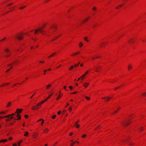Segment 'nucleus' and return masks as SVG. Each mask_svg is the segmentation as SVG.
Instances as JSON below:
<instances>
[{"label":"nucleus","instance_id":"864d4df0","mask_svg":"<svg viewBox=\"0 0 146 146\" xmlns=\"http://www.w3.org/2000/svg\"><path fill=\"white\" fill-rule=\"evenodd\" d=\"M58 36H57V37H56L55 38L53 39V40H52V41L54 40L55 39L57 38H58Z\"/></svg>","mask_w":146,"mask_h":146},{"label":"nucleus","instance_id":"0eeeda50","mask_svg":"<svg viewBox=\"0 0 146 146\" xmlns=\"http://www.w3.org/2000/svg\"><path fill=\"white\" fill-rule=\"evenodd\" d=\"M16 37L18 40H20L23 38V36L21 35H19Z\"/></svg>","mask_w":146,"mask_h":146},{"label":"nucleus","instance_id":"8fccbe9b","mask_svg":"<svg viewBox=\"0 0 146 146\" xmlns=\"http://www.w3.org/2000/svg\"><path fill=\"white\" fill-rule=\"evenodd\" d=\"M13 146H17V144L16 143L14 144L13 145Z\"/></svg>","mask_w":146,"mask_h":146},{"label":"nucleus","instance_id":"603ef678","mask_svg":"<svg viewBox=\"0 0 146 146\" xmlns=\"http://www.w3.org/2000/svg\"><path fill=\"white\" fill-rule=\"evenodd\" d=\"M72 86H69V88H70V89L71 90H72Z\"/></svg>","mask_w":146,"mask_h":146},{"label":"nucleus","instance_id":"f8f14e48","mask_svg":"<svg viewBox=\"0 0 146 146\" xmlns=\"http://www.w3.org/2000/svg\"><path fill=\"white\" fill-rule=\"evenodd\" d=\"M133 66L131 64L128 65V70H132Z\"/></svg>","mask_w":146,"mask_h":146},{"label":"nucleus","instance_id":"39448f33","mask_svg":"<svg viewBox=\"0 0 146 146\" xmlns=\"http://www.w3.org/2000/svg\"><path fill=\"white\" fill-rule=\"evenodd\" d=\"M135 38H131L129 39L128 41V43L129 44L134 43L135 41Z\"/></svg>","mask_w":146,"mask_h":146},{"label":"nucleus","instance_id":"69168bd1","mask_svg":"<svg viewBox=\"0 0 146 146\" xmlns=\"http://www.w3.org/2000/svg\"><path fill=\"white\" fill-rule=\"evenodd\" d=\"M83 65H84L82 63L80 64V66L82 67Z\"/></svg>","mask_w":146,"mask_h":146},{"label":"nucleus","instance_id":"6e6d98bb","mask_svg":"<svg viewBox=\"0 0 146 146\" xmlns=\"http://www.w3.org/2000/svg\"><path fill=\"white\" fill-rule=\"evenodd\" d=\"M39 62L40 63H44V61H40Z\"/></svg>","mask_w":146,"mask_h":146},{"label":"nucleus","instance_id":"412c9836","mask_svg":"<svg viewBox=\"0 0 146 146\" xmlns=\"http://www.w3.org/2000/svg\"><path fill=\"white\" fill-rule=\"evenodd\" d=\"M42 121L41 122V124H42V125L43 124V123H44V120L43 119H39V120H38V121Z\"/></svg>","mask_w":146,"mask_h":146},{"label":"nucleus","instance_id":"bb28decb","mask_svg":"<svg viewBox=\"0 0 146 146\" xmlns=\"http://www.w3.org/2000/svg\"><path fill=\"white\" fill-rule=\"evenodd\" d=\"M74 125L75 126V127L77 128H78L80 127V125L79 124H77Z\"/></svg>","mask_w":146,"mask_h":146},{"label":"nucleus","instance_id":"f257e3e1","mask_svg":"<svg viewBox=\"0 0 146 146\" xmlns=\"http://www.w3.org/2000/svg\"><path fill=\"white\" fill-rule=\"evenodd\" d=\"M45 102V101H43L39 102L36 106H33L31 108L32 110H38L40 106L41 105Z\"/></svg>","mask_w":146,"mask_h":146},{"label":"nucleus","instance_id":"a19ab883","mask_svg":"<svg viewBox=\"0 0 146 146\" xmlns=\"http://www.w3.org/2000/svg\"><path fill=\"white\" fill-rule=\"evenodd\" d=\"M80 62H79L77 64H74V66L75 67H77V66H78L79 64H80Z\"/></svg>","mask_w":146,"mask_h":146},{"label":"nucleus","instance_id":"9d476101","mask_svg":"<svg viewBox=\"0 0 146 146\" xmlns=\"http://www.w3.org/2000/svg\"><path fill=\"white\" fill-rule=\"evenodd\" d=\"M38 133H35L33 134V136L34 139H36L37 136L38 135Z\"/></svg>","mask_w":146,"mask_h":146},{"label":"nucleus","instance_id":"774afa93","mask_svg":"<svg viewBox=\"0 0 146 146\" xmlns=\"http://www.w3.org/2000/svg\"><path fill=\"white\" fill-rule=\"evenodd\" d=\"M72 135V133H71L70 134V136H71Z\"/></svg>","mask_w":146,"mask_h":146},{"label":"nucleus","instance_id":"ddd939ff","mask_svg":"<svg viewBox=\"0 0 146 146\" xmlns=\"http://www.w3.org/2000/svg\"><path fill=\"white\" fill-rule=\"evenodd\" d=\"M143 129H144L143 127H141L138 129V131L139 132H141L143 130Z\"/></svg>","mask_w":146,"mask_h":146},{"label":"nucleus","instance_id":"72a5a7b5","mask_svg":"<svg viewBox=\"0 0 146 146\" xmlns=\"http://www.w3.org/2000/svg\"><path fill=\"white\" fill-rule=\"evenodd\" d=\"M77 55V53H74L72 54V56H75L76 55Z\"/></svg>","mask_w":146,"mask_h":146},{"label":"nucleus","instance_id":"c9c22d12","mask_svg":"<svg viewBox=\"0 0 146 146\" xmlns=\"http://www.w3.org/2000/svg\"><path fill=\"white\" fill-rule=\"evenodd\" d=\"M1 141H2V142H5L7 141V139H3V140H1Z\"/></svg>","mask_w":146,"mask_h":146},{"label":"nucleus","instance_id":"aec40b11","mask_svg":"<svg viewBox=\"0 0 146 146\" xmlns=\"http://www.w3.org/2000/svg\"><path fill=\"white\" fill-rule=\"evenodd\" d=\"M55 54H56V53L55 52L53 53L52 54H51L50 55V56H49L48 57V58H49L50 57H52Z\"/></svg>","mask_w":146,"mask_h":146},{"label":"nucleus","instance_id":"37998d69","mask_svg":"<svg viewBox=\"0 0 146 146\" xmlns=\"http://www.w3.org/2000/svg\"><path fill=\"white\" fill-rule=\"evenodd\" d=\"M26 6H23V7H20L19 8V9H23Z\"/></svg>","mask_w":146,"mask_h":146},{"label":"nucleus","instance_id":"49530a36","mask_svg":"<svg viewBox=\"0 0 146 146\" xmlns=\"http://www.w3.org/2000/svg\"><path fill=\"white\" fill-rule=\"evenodd\" d=\"M99 127H100V126H98L96 128V129H95V130L98 129H99Z\"/></svg>","mask_w":146,"mask_h":146},{"label":"nucleus","instance_id":"e2e57ef3","mask_svg":"<svg viewBox=\"0 0 146 146\" xmlns=\"http://www.w3.org/2000/svg\"><path fill=\"white\" fill-rule=\"evenodd\" d=\"M120 87V86H119V87H117V88H115V89H114V90H116V89H118V88H119Z\"/></svg>","mask_w":146,"mask_h":146},{"label":"nucleus","instance_id":"c85d7f7f","mask_svg":"<svg viewBox=\"0 0 146 146\" xmlns=\"http://www.w3.org/2000/svg\"><path fill=\"white\" fill-rule=\"evenodd\" d=\"M61 97V96H60V94H59L58 96V97H57V98H56V100H58Z\"/></svg>","mask_w":146,"mask_h":146},{"label":"nucleus","instance_id":"680f3d73","mask_svg":"<svg viewBox=\"0 0 146 146\" xmlns=\"http://www.w3.org/2000/svg\"><path fill=\"white\" fill-rule=\"evenodd\" d=\"M77 93V92H73V93H72L71 94H75L76 93Z\"/></svg>","mask_w":146,"mask_h":146},{"label":"nucleus","instance_id":"0e129e2a","mask_svg":"<svg viewBox=\"0 0 146 146\" xmlns=\"http://www.w3.org/2000/svg\"><path fill=\"white\" fill-rule=\"evenodd\" d=\"M7 111H2V112H2V114H4V113L5 112Z\"/></svg>","mask_w":146,"mask_h":146},{"label":"nucleus","instance_id":"a18cd8bd","mask_svg":"<svg viewBox=\"0 0 146 146\" xmlns=\"http://www.w3.org/2000/svg\"><path fill=\"white\" fill-rule=\"evenodd\" d=\"M99 71V69L98 68H97L96 69V72H98Z\"/></svg>","mask_w":146,"mask_h":146},{"label":"nucleus","instance_id":"4be33fe9","mask_svg":"<svg viewBox=\"0 0 146 146\" xmlns=\"http://www.w3.org/2000/svg\"><path fill=\"white\" fill-rule=\"evenodd\" d=\"M48 131V129H46L44 130V133H47Z\"/></svg>","mask_w":146,"mask_h":146},{"label":"nucleus","instance_id":"5fc2aeb1","mask_svg":"<svg viewBox=\"0 0 146 146\" xmlns=\"http://www.w3.org/2000/svg\"><path fill=\"white\" fill-rule=\"evenodd\" d=\"M18 146H20V142H18Z\"/></svg>","mask_w":146,"mask_h":146},{"label":"nucleus","instance_id":"423d86ee","mask_svg":"<svg viewBox=\"0 0 146 146\" xmlns=\"http://www.w3.org/2000/svg\"><path fill=\"white\" fill-rule=\"evenodd\" d=\"M18 61L17 60H16V61H14L11 64H8V66H10L11 68H10V69L13 68V66H11V65L13 64H17V62Z\"/></svg>","mask_w":146,"mask_h":146},{"label":"nucleus","instance_id":"58836bf2","mask_svg":"<svg viewBox=\"0 0 146 146\" xmlns=\"http://www.w3.org/2000/svg\"><path fill=\"white\" fill-rule=\"evenodd\" d=\"M74 68V66H72L69 69L70 70H71V69L73 68Z\"/></svg>","mask_w":146,"mask_h":146},{"label":"nucleus","instance_id":"4d7b16f0","mask_svg":"<svg viewBox=\"0 0 146 146\" xmlns=\"http://www.w3.org/2000/svg\"><path fill=\"white\" fill-rule=\"evenodd\" d=\"M6 38V37H5L4 38H3V39H2L1 41H3V40H4Z\"/></svg>","mask_w":146,"mask_h":146},{"label":"nucleus","instance_id":"f3484780","mask_svg":"<svg viewBox=\"0 0 146 146\" xmlns=\"http://www.w3.org/2000/svg\"><path fill=\"white\" fill-rule=\"evenodd\" d=\"M11 104V102H8L6 106V107H9L10 106Z\"/></svg>","mask_w":146,"mask_h":146},{"label":"nucleus","instance_id":"cd10ccee","mask_svg":"<svg viewBox=\"0 0 146 146\" xmlns=\"http://www.w3.org/2000/svg\"><path fill=\"white\" fill-rule=\"evenodd\" d=\"M84 40L87 42H88L89 41V40H87V37H85L84 38Z\"/></svg>","mask_w":146,"mask_h":146},{"label":"nucleus","instance_id":"a878e982","mask_svg":"<svg viewBox=\"0 0 146 146\" xmlns=\"http://www.w3.org/2000/svg\"><path fill=\"white\" fill-rule=\"evenodd\" d=\"M76 142V141H74V142L73 143H72L71 144V146H73Z\"/></svg>","mask_w":146,"mask_h":146},{"label":"nucleus","instance_id":"3c124183","mask_svg":"<svg viewBox=\"0 0 146 146\" xmlns=\"http://www.w3.org/2000/svg\"><path fill=\"white\" fill-rule=\"evenodd\" d=\"M89 72V71L88 70L85 73V74L86 75L88 73V72Z\"/></svg>","mask_w":146,"mask_h":146},{"label":"nucleus","instance_id":"2f4dec72","mask_svg":"<svg viewBox=\"0 0 146 146\" xmlns=\"http://www.w3.org/2000/svg\"><path fill=\"white\" fill-rule=\"evenodd\" d=\"M129 145L131 146H133L134 145V143L132 142H130L129 144Z\"/></svg>","mask_w":146,"mask_h":146},{"label":"nucleus","instance_id":"7ed1b4c3","mask_svg":"<svg viewBox=\"0 0 146 146\" xmlns=\"http://www.w3.org/2000/svg\"><path fill=\"white\" fill-rule=\"evenodd\" d=\"M38 32H40L42 34L45 33V31L43 30L42 28L40 27L38 29L35 30L34 32V34H36Z\"/></svg>","mask_w":146,"mask_h":146},{"label":"nucleus","instance_id":"de8ad7c7","mask_svg":"<svg viewBox=\"0 0 146 146\" xmlns=\"http://www.w3.org/2000/svg\"><path fill=\"white\" fill-rule=\"evenodd\" d=\"M28 117V116L27 115H25V117L26 118H27Z\"/></svg>","mask_w":146,"mask_h":146},{"label":"nucleus","instance_id":"6ab92c4d","mask_svg":"<svg viewBox=\"0 0 146 146\" xmlns=\"http://www.w3.org/2000/svg\"><path fill=\"white\" fill-rule=\"evenodd\" d=\"M51 86V85L50 84H48L46 86V88L47 89H48Z\"/></svg>","mask_w":146,"mask_h":146},{"label":"nucleus","instance_id":"b1692460","mask_svg":"<svg viewBox=\"0 0 146 146\" xmlns=\"http://www.w3.org/2000/svg\"><path fill=\"white\" fill-rule=\"evenodd\" d=\"M141 95L143 96H146V92L142 93L141 94Z\"/></svg>","mask_w":146,"mask_h":146},{"label":"nucleus","instance_id":"4c0bfd02","mask_svg":"<svg viewBox=\"0 0 146 146\" xmlns=\"http://www.w3.org/2000/svg\"><path fill=\"white\" fill-rule=\"evenodd\" d=\"M56 115H54L52 117V118L53 119H54L56 117Z\"/></svg>","mask_w":146,"mask_h":146},{"label":"nucleus","instance_id":"338daca9","mask_svg":"<svg viewBox=\"0 0 146 146\" xmlns=\"http://www.w3.org/2000/svg\"><path fill=\"white\" fill-rule=\"evenodd\" d=\"M47 71V70H45L44 71V74H46L45 72H46Z\"/></svg>","mask_w":146,"mask_h":146},{"label":"nucleus","instance_id":"79ce46f5","mask_svg":"<svg viewBox=\"0 0 146 146\" xmlns=\"http://www.w3.org/2000/svg\"><path fill=\"white\" fill-rule=\"evenodd\" d=\"M68 110L69 111H70L72 110V108L71 107H70L68 109Z\"/></svg>","mask_w":146,"mask_h":146},{"label":"nucleus","instance_id":"e433bc0d","mask_svg":"<svg viewBox=\"0 0 146 146\" xmlns=\"http://www.w3.org/2000/svg\"><path fill=\"white\" fill-rule=\"evenodd\" d=\"M86 136V135L85 134H84L82 136V137L83 138H85Z\"/></svg>","mask_w":146,"mask_h":146},{"label":"nucleus","instance_id":"9b49d317","mask_svg":"<svg viewBox=\"0 0 146 146\" xmlns=\"http://www.w3.org/2000/svg\"><path fill=\"white\" fill-rule=\"evenodd\" d=\"M16 116L18 117V118L17 119V120H19L21 118V116L20 114H17L16 115Z\"/></svg>","mask_w":146,"mask_h":146},{"label":"nucleus","instance_id":"1a4fd4ad","mask_svg":"<svg viewBox=\"0 0 146 146\" xmlns=\"http://www.w3.org/2000/svg\"><path fill=\"white\" fill-rule=\"evenodd\" d=\"M22 111V109H17L16 111L15 112V113H17V114H19V113H20Z\"/></svg>","mask_w":146,"mask_h":146},{"label":"nucleus","instance_id":"7c9ffc66","mask_svg":"<svg viewBox=\"0 0 146 146\" xmlns=\"http://www.w3.org/2000/svg\"><path fill=\"white\" fill-rule=\"evenodd\" d=\"M86 75L84 74H83L81 77V78H84Z\"/></svg>","mask_w":146,"mask_h":146},{"label":"nucleus","instance_id":"ea45409f","mask_svg":"<svg viewBox=\"0 0 146 146\" xmlns=\"http://www.w3.org/2000/svg\"><path fill=\"white\" fill-rule=\"evenodd\" d=\"M96 7H93L92 8V10H93V11H95V10H96Z\"/></svg>","mask_w":146,"mask_h":146},{"label":"nucleus","instance_id":"2eb2a0df","mask_svg":"<svg viewBox=\"0 0 146 146\" xmlns=\"http://www.w3.org/2000/svg\"><path fill=\"white\" fill-rule=\"evenodd\" d=\"M53 93H52L51 94H50V95L49 96H48V97H47V98L45 100H44V101H45V102H46L47 100L48 99H49L52 95H53Z\"/></svg>","mask_w":146,"mask_h":146},{"label":"nucleus","instance_id":"5701e85b","mask_svg":"<svg viewBox=\"0 0 146 146\" xmlns=\"http://www.w3.org/2000/svg\"><path fill=\"white\" fill-rule=\"evenodd\" d=\"M122 5H119V6H117L116 7V8L117 9H119V8L120 7H122Z\"/></svg>","mask_w":146,"mask_h":146},{"label":"nucleus","instance_id":"c03bdc74","mask_svg":"<svg viewBox=\"0 0 146 146\" xmlns=\"http://www.w3.org/2000/svg\"><path fill=\"white\" fill-rule=\"evenodd\" d=\"M52 27L53 28H57V27L53 25L52 26Z\"/></svg>","mask_w":146,"mask_h":146},{"label":"nucleus","instance_id":"a211bd4d","mask_svg":"<svg viewBox=\"0 0 146 146\" xmlns=\"http://www.w3.org/2000/svg\"><path fill=\"white\" fill-rule=\"evenodd\" d=\"M7 53L8 54L5 56V57L7 58L9 57L10 56L11 54L9 52Z\"/></svg>","mask_w":146,"mask_h":146},{"label":"nucleus","instance_id":"09e8293b","mask_svg":"<svg viewBox=\"0 0 146 146\" xmlns=\"http://www.w3.org/2000/svg\"><path fill=\"white\" fill-rule=\"evenodd\" d=\"M61 113V111H59L58 112V115H60V114Z\"/></svg>","mask_w":146,"mask_h":146},{"label":"nucleus","instance_id":"dca6fc26","mask_svg":"<svg viewBox=\"0 0 146 146\" xmlns=\"http://www.w3.org/2000/svg\"><path fill=\"white\" fill-rule=\"evenodd\" d=\"M29 134V133L28 132L26 131L25 132V133L24 134V135L25 136H27Z\"/></svg>","mask_w":146,"mask_h":146},{"label":"nucleus","instance_id":"20e7f679","mask_svg":"<svg viewBox=\"0 0 146 146\" xmlns=\"http://www.w3.org/2000/svg\"><path fill=\"white\" fill-rule=\"evenodd\" d=\"M134 114H132L129 115V117H128V125L131 123V122H129V121L133 119L134 117Z\"/></svg>","mask_w":146,"mask_h":146},{"label":"nucleus","instance_id":"473e14b6","mask_svg":"<svg viewBox=\"0 0 146 146\" xmlns=\"http://www.w3.org/2000/svg\"><path fill=\"white\" fill-rule=\"evenodd\" d=\"M79 45L80 47H81L83 46V44L82 42H80Z\"/></svg>","mask_w":146,"mask_h":146},{"label":"nucleus","instance_id":"4468645a","mask_svg":"<svg viewBox=\"0 0 146 146\" xmlns=\"http://www.w3.org/2000/svg\"><path fill=\"white\" fill-rule=\"evenodd\" d=\"M89 83L87 82L85 83L83 85V86H84L85 88L87 86L89 85Z\"/></svg>","mask_w":146,"mask_h":146},{"label":"nucleus","instance_id":"bf43d9fd","mask_svg":"<svg viewBox=\"0 0 146 146\" xmlns=\"http://www.w3.org/2000/svg\"><path fill=\"white\" fill-rule=\"evenodd\" d=\"M12 137H9V140H12Z\"/></svg>","mask_w":146,"mask_h":146},{"label":"nucleus","instance_id":"052dcab7","mask_svg":"<svg viewBox=\"0 0 146 146\" xmlns=\"http://www.w3.org/2000/svg\"><path fill=\"white\" fill-rule=\"evenodd\" d=\"M78 121H77L74 124V125H76L77 124V123H78Z\"/></svg>","mask_w":146,"mask_h":146},{"label":"nucleus","instance_id":"f704fd0d","mask_svg":"<svg viewBox=\"0 0 146 146\" xmlns=\"http://www.w3.org/2000/svg\"><path fill=\"white\" fill-rule=\"evenodd\" d=\"M85 98H86L87 100H90V98H89V97H87V96H85Z\"/></svg>","mask_w":146,"mask_h":146},{"label":"nucleus","instance_id":"f03ea898","mask_svg":"<svg viewBox=\"0 0 146 146\" xmlns=\"http://www.w3.org/2000/svg\"><path fill=\"white\" fill-rule=\"evenodd\" d=\"M16 113H13L11 114H9L7 115H6L4 116V117L5 118H7L5 119V120L7 122H8L11 121V119H13V116L15 115H16Z\"/></svg>","mask_w":146,"mask_h":146},{"label":"nucleus","instance_id":"13d9d810","mask_svg":"<svg viewBox=\"0 0 146 146\" xmlns=\"http://www.w3.org/2000/svg\"><path fill=\"white\" fill-rule=\"evenodd\" d=\"M10 70V69H8V70H7L6 72H8Z\"/></svg>","mask_w":146,"mask_h":146},{"label":"nucleus","instance_id":"c756f323","mask_svg":"<svg viewBox=\"0 0 146 146\" xmlns=\"http://www.w3.org/2000/svg\"><path fill=\"white\" fill-rule=\"evenodd\" d=\"M89 18V17L88 18H86V19H85V20L82 23H84L86 21H88Z\"/></svg>","mask_w":146,"mask_h":146},{"label":"nucleus","instance_id":"6e6552de","mask_svg":"<svg viewBox=\"0 0 146 146\" xmlns=\"http://www.w3.org/2000/svg\"><path fill=\"white\" fill-rule=\"evenodd\" d=\"M110 98L109 96L106 97L104 98H102V99H106V100H105L106 102H108L110 100Z\"/></svg>","mask_w":146,"mask_h":146},{"label":"nucleus","instance_id":"393cba45","mask_svg":"<svg viewBox=\"0 0 146 146\" xmlns=\"http://www.w3.org/2000/svg\"><path fill=\"white\" fill-rule=\"evenodd\" d=\"M5 51L7 53L9 52V50L8 49L6 48L5 50Z\"/></svg>","mask_w":146,"mask_h":146}]
</instances>
